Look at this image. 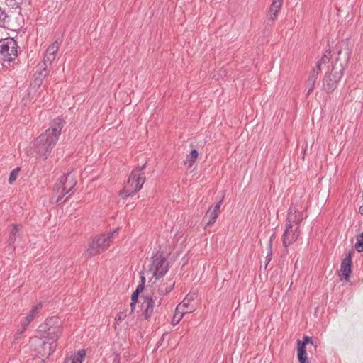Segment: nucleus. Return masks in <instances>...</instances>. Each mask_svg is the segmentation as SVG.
I'll use <instances>...</instances> for the list:
<instances>
[{
    "label": "nucleus",
    "instance_id": "2f4dec72",
    "mask_svg": "<svg viewBox=\"0 0 363 363\" xmlns=\"http://www.w3.org/2000/svg\"><path fill=\"white\" fill-rule=\"evenodd\" d=\"M39 72H40V69L38 68V70L36 71V72L34 74V76H35L36 74H38V77H36L33 81L35 86H36L37 87H39L41 85L42 82H43V78L44 77L39 74Z\"/></svg>",
    "mask_w": 363,
    "mask_h": 363
},
{
    "label": "nucleus",
    "instance_id": "423d86ee",
    "mask_svg": "<svg viewBox=\"0 0 363 363\" xmlns=\"http://www.w3.org/2000/svg\"><path fill=\"white\" fill-rule=\"evenodd\" d=\"M76 184L74 176L71 173L62 176L60 181L54 186V189L61 194L57 202H59L65 195L74 193Z\"/></svg>",
    "mask_w": 363,
    "mask_h": 363
},
{
    "label": "nucleus",
    "instance_id": "dca6fc26",
    "mask_svg": "<svg viewBox=\"0 0 363 363\" xmlns=\"http://www.w3.org/2000/svg\"><path fill=\"white\" fill-rule=\"evenodd\" d=\"M174 285L175 281H172L171 279L166 282H162L157 286V293L160 296H164L174 289Z\"/></svg>",
    "mask_w": 363,
    "mask_h": 363
},
{
    "label": "nucleus",
    "instance_id": "6ab92c4d",
    "mask_svg": "<svg viewBox=\"0 0 363 363\" xmlns=\"http://www.w3.org/2000/svg\"><path fill=\"white\" fill-rule=\"evenodd\" d=\"M57 326L62 327V320L56 316H52L50 318H48L45 320L44 326H40L42 328H57Z\"/></svg>",
    "mask_w": 363,
    "mask_h": 363
},
{
    "label": "nucleus",
    "instance_id": "b1692460",
    "mask_svg": "<svg viewBox=\"0 0 363 363\" xmlns=\"http://www.w3.org/2000/svg\"><path fill=\"white\" fill-rule=\"evenodd\" d=\"M21 228H22V226L20 225H13V228L10 233V235H9V240H8L9 245H12L15 242L16 235L18 232L20 231Z\"/></svg>",
    "mask_w": 363,
    "mask_h": 363
},
{
    "label": "nucleus",
    "instance_id": "f257e3e1",
    "mask_svg": "<svg viewBox=\"0 0 363 363\" xmlns=\"http://www.w3.org/2000/svg\"><path fill=\"white\" fill-rule=\"evenodd\" d=\"M349 42L350 40L346 39L336 46L337 57L335 62L332 65L331 70L326 72L323 79V89L327 93L333 92L342 77L344 65L348 62L352 52Z\"/></svg>",
    "mask_w": 363,
    "mask_h": 363
},
{
    "label": "nucleus",
    "instance_id": "c756f323",
    "mask_svg": "<svg viewBox=\"0 0 363 363\" xmlns=\"http://www.w3.org/2000/svg\"><path fill=\"white\" fill-rule=\"evenodd\" d=\"M355 248L358 252H363V232L357 238Z\"/></svg>",
    "mask_w": 363,
    "mask_h": 363
},
{
    "label": "nucleus",
    "instance_id": "39448f33",
    "mask_svg": "<svg viewBox=\"0 0 363 363\" xmlns=\"http://www.w3.org/2000/svg\"><path fill=\"white\" fill-rule=\"evenodd\" d=\"M17 42L12 38L0 40V57L9 63L17 57Z\"/></svg>",
    "mask_w": 363,
    "mask_h": 363
},
{
    "label": "nucleus",
    "instance_id": "412c9836",
    "mask_svg": "<svg viewBox=\"0 0 363 363\" xmlns=\"http://www.w3.org/2000/svg\"><path fill=\"white\" fill-rule=\"evenodd\" d=\"M282 0H274L269 9V19L274 21L277 16L278 11L282 4Z\"/></svg>",
    "mask_w": 363,
    "mask_h": 363
},
{
    "label": "nucleus",
    "instance_id": "20e7f679",
    "mask_svg": "<svg viewBox=\"0 0 363 363\" xmlns=\"http://www.w3.org/2000/svg\"><path fill=\"white\" fill-rule=\"evenodd\" d=\"M117 232L118 230H115L108 234L103 233L93 238L85 251V255L91 257L106 251L108 248L113 235Z\"/></svg>",
    "mask_w": 363,
    "mask_h": 363
},
{
    "label": "nucleus",
    "instance_id": "a878e982",
    "mask_svg": "<svg viewBox=\"0 0 363 363\" xmlns=\"http://www.w3.org/2000/svg\"><path fill=\"white\" fill-rule=\"evenodd\" d=\"M25 0H5V4L11 8L20 9Z\"/></svg>",
    "mask_w": 363,
    "mask_h": 363
},
{
    "label": "nucleus",
    "instance_id": "393cba45",
    "mask_svg": "<svg viewBox=\"0 0 363 363\" xmlns=\"http://www.w3.org/2000/svg\"><path fill=\"white\" fill-rule=\"evenodd\" d=\"M10 17L0 8V27L6 28L9 26Z\"/></svg>",
    "mask_w": 363,
    "mask_h": 363
},
{
    "label": "nucleus",
    "instance_id": "f8f14e48",
    "mask_svg": "<svg viewBox=\"0 0 363 363\" xmlns=\"http://www.w3.org/2000/svg\"><path fill=\"white\" fill-rule=\"evenodd\" d=\"M300 235V230L287 228L286 227L283 235V245L286 248L294 242Z\"/></svg>",
    "mask_w": 363,
    "mask_h": 363
},
{
    "label": "nucleus",
    "instance_id": "58836bf2",
    "mask_svg": "<svg viewBox=\"0 0 363 363\" xmlns=\"http://www.w3.org/2000/svg\"><path fill=\"white\" fill-rule=\"evenodd\" d=\"M140 294H137L136 291H134L131 295V301L134 302L138 301V296Z\"/></svg>",
    "mask_w": 363,
    "mask_h": 363
},
{
    "label": "nucleus",
    "instance_id": "9d476101",
    "mask_svg": "<svg viewBox=\"0 0 363 363\" xmlns=\"http://www.w3.org/2000/svg\"><path fill=\"white\" fill-rule=\"evenodd\" d=\"M352 252H349L346 257L342 260L340 270V279L345 281L349 280L350 275L352 272Z\"/></svg>",
    "mask_w": 363,
    "mask_h": 363
},
{
    "label": "nucleus",
    "instance_id": "4c0bfd02",
    "mask_svg": "<svg viewBox=\"0 0 363 363\" xmlns=\"http://www.w3.org/2000/svg\"><path fill=\"white\" fill-rule=\"evenodd\" d=\"M275 237H276V234L274 233L270 237L269 244H268V247L270 249H272V242H273L274 239L275 238Z\"/></svg>",
    "mask_w": 363,
    "mask_h": 363
},
{
    "label": "nucleus",
    "instance_id": "2eb2a0df",
    "mask_svg": "<svg viewBox=\"0 0 363 363\" xmlns=\"http://www.w3.org/2000/svg\"><path fill=\"white\" fill-rule=\"evenodd\" d=\"M42 308V304L38 303L33 306L30 311L29 313L21 322V326L25 330L30 323L34 319L35 315L38 313L39 311Z\"/></svg>",
    "mask_w": 363,
    "mask_h": 363
},
{
    "label": "nucleus",
    "instance_id": "5701e85b",
    "mask_svg": "<svg viewBox=\"0 0 363 363\" xmlns=\"http://www.w3.org/2000/svg\"><path fill=\"white\" fill-rule=\"evenodd\" d=\"M198 155V151L196 150H192L187 155L186 159L184 161V164L186 165H189V167H191L192 164L196 162Z\"/></svg>",
    "mask_w": 363,
    "mask_h": 363
},
{
    "label": "nucleus",
    "instance_id": "1a4fd4ad",
    "mask_svg": "<svg viewBox=\"0 0 363 363\" xmlns=\"http://www.w3.org/2000/svg\"><path fill=\"white\" fill-rule=\"evenodd\" d=\"M303 220V215L298 210L293 209L291 207L289 209L288 216L286 220V227L287 228H293L300 230V225Z\"/></svg>",
    "mask_w": 363,
    "mask_h": 363
},
{
    "label": "nucleus",
    "instance_id": "7ed1b4c3",
    "mask_svg": "<svg viewBox=\"0 0 363 363\" xmlns=\"http://www.w3.org/2000/svg\"><path fill=\"white\" fill-rule=\"evenodd\" d=\"M145 167L146 163L131 172L127 184L121 191V195L123 199H126L129 196L135 194L141 189L145 181V177L143 176V174L141 172Z\"/></svg>",
    "mask_w": 363,
    "mask_h": 363
},
{
    "label": "nucleus",
    "instance_id": "c03bdc74",
    "mask_svg": "<svg viewBox=\"0 0 363 363\" xmlns=\"http://www.w3.org/2000/svg\"><path fill=\"white\" fill-rule=\"evenodd\" d=\"M114 362L116 363H119V357H118V355L117 354L114 359Z\"/></svg>",
    "mask_w": 363,
    "mask_h": 363
},
{
    "label": "nucleus",
    "instance_id": "4be33fe9",
    "mask_svg": "<svg viewBox=\"0 0 363 363\" xmlns=\"http://www.w3.org/2000/svg\"><path fill=\"white\" fill-rule=\"evenodd\" d=\"M218 216V213L216 212L215 211H213L211 207L209 208L205 216L206 218H208V220L207 221L206 225L209 226L213 224L216 222Z\"/></svg>",
    "mask_w": 363,
    "mask_h": 363
},
{
    "label": "nucleus",
    "instance_id": "bb28decb",
    "mask_svg": "<svg viewBox=\"0 0 363 363\" xmlns=\"http://www.w3.org/2000/svg\"><path fill=\"white\" fill-rule=\"evenodd\" d=\"M191 311L183 310L182 311H179V312H176V313L174 315V318L172 320V325H174L177 324L185 313H190Z\"/></svg>",
    "mask_w": 363,
    "mask_h": 363
},
{
    "label": "nucleus",
    "instance_id": "ea45409f",
    "mask_svg": "<svg viewBox=\"0 0 363 363\" xmlns=\"http://www.w3.org/2000/svg\"><path fill=\"white\" fill-rule=\"evenodd\" d=\"M321 65H322V63L319 61L317 65H316V67L314 68L316 70H318V74L320 73V70H321Z\"/></svg>",
    "mask_w": 363,
    "mask_h": 363
},
{
    "label": "nucleus",
    "instance_id": "c9c22d12",
    "mask_svg": "<svg viewBox=\"0 0 363 363\" xmlns=\"http://www.w3.org/2000/svg\"><path fill=\"white\" fill-rule=\"evenodd\" d=\"M223 199L220 200L216 206L212 208L213 211H215L216 212L218 213L220 212V206L222 204Z\"/></svg>",
    "mask_w": 363,
    "mask_h": 363
},
{
    "label": "nucleus",
    "instance_id": "f3484780",
    "mask_svg": "<svg viewBox=\"0 0 363 363\" xmlns=\"http://www.w3.org/2000/svg\"><path fill=\"white\" fill-rule=\"evenodd\" d=\"M86 351L84 349L79 350L70 358L67 357L64 363H82L85 358Z\"/></svg>",
    "mask_w": 363,
    "mask_h": 363
},
{
    "label": "nucleus",
    "instance_id": "4468645a",
    "mask_svg": "<svg viewBox=\"0 0 363 363\" xmlns=\"http://www.w3.org/2000/svg\"><path fill=\"white\" fill-rule=\"evenodd\" d=\"M56 347L57 344L55 342L49 343L43 340L41 342L40 347L38 349V352L42 356V357L48 359L55 352Z\"/></svg>",
    "mask_w": 363,
    "mask_h": 363
},
{
    "label": "nucleus",
    "instance_id": "72a5a7b5",
    "mask_svg": "<svg viewBox=\"0 0 363 363\" xmlns=\"http://www.w3.org/2000/svg\"><path fill=\"white\" fill-rule=\"evenodd\" d=\"M126 316H127L126 312H124V311L120 312L116 315V320L121 321V320H124L126 318Z\"/></svg>",
    "mask_w": 363,
    "mask_h": 363
},
{
    "label": "nucleus",
    "instance_id": "37998d69",
    "mask_svg": "<svg viewBox=\"0 0 363 363\" xmlns=\"http://www.w3.org/2000/svg\"><path fill=\"white\" fill-rule=\"evenodd\" d=\"M359 213L363 216V205L359 207Z\"/></svg>",
    "mask_w": 363,
    "mask_h": 363
},
{
    "label": "nucleus",
    "instance_id": "a19ab883",
    "mask_svg": "<svg viewBox=\"0 0 363 363\" xmlns=\"http://www.w3.org/2000/svg\"><path fill=\"white\" fill-rule=\"evenodd\" d=\"M135 304H136V302H134V301L131 302V303H130L131 312H133L134 311Z\"/></svg>",
    "mask_w": 363,
    "mask_h": 363
},
{
    "label": "nucleus",
    "instance_id": "79ce46f5",
    "mask_svg": "<svg viewBox=\"0 0 363 363\" xmlns=\"http://www.w3.org/2000/svg\"><path fill=\"white\" fill-rule=\"evenodd\" d=\"M140 284H145V277L143 275L140 276Z\"/></svg>",
    "mask_w": 363,
    "mask_h": 363
},
{
    "label": "nucleus",
    "instance_id": "f704fd0d",
    "mask_svg": "<svg viewBox=\"0 0 363 363\" xmlns=\"http://www.w3.org/2000/svg\"><path fill=\"white\" fill-rule=\"evenodd\" d=\"M272 250L268 247V252H267V255L266 257L267 263L265 265V268L267 267V266L269 263V262L272 260Z\"/></svg>",
    "mask_w": 363,
    "mask_h": 363
},
{
    "label": "nucleus",
    "instance_id": "aec40b11",
    "mask_svg": "<svg viewBox=\"0 0 363 363\" xmlns=\"http://www.w3.org/2000/svg\"><path fill=\"white\" fill-rule=\"evenodd\" d=\"M306 347L304 345L297 344V355L300 363H310L307 357Z\"/></svg>",
    "mask_w": 363,
    "mask_h": 363
},
{
    "label": "nucleus",
    "instance_id": "a18cd8bd",
    "mask_svg": "<svg viewBox=\"0 0 363 363\" xmlns=\"http://www.w3.org/2000/svg\"><path fill=\"white\" fill-rule=\"evenodd\" d=\"M161 305V299H160V301H158V306H160Z\"/></svg>",
    "mask_w": 363,
    "mask_h": 363
},
{
    "label": "nucleus",
    "instance_id": "a211bd4d",
    "mask_svg": "<svg viewBox=\"0 0 363 363\" xmlns=\"http://www.w3.org/2000/svg\"><path fill=\"white\" fill-rule=\"evenodd\" d=\"M318 77H319L318 70H316L315 69H313V71L307 81V87H308L307 94L308 95L311 94L313 92L314 87H315V82H316L317 79L318 78Z\"/></svg>",
    "mask_w": 363,
    "mask_h": 363
},
{
    "label": "nucleus",
    "instance_id": "e433bc0d",
    "mask_svg": "<svg viewBox=\"0 0 363 363\" xmlns=\"http://www.w3.org/2000/svg\"><path fill=\"white\" fill-rule=\"evenodd\" d=\"M144 286L145 285L143 284H140L139 285H138L135 291H136L137 294H140L143 291Z\"/></svg>",
    "mask_w": 363,
    "mask_h": 363
},
{
    "label": "nucleus",
    "instance_id": "cd10ccee",
    "mask_svg": "<svg viewBox=\"0 0 363 363\" xmlns=\"http://www.w3.org/2000/svg\"><path fill=\"white\" fill-rule=\"evenodd\" d=\"M297 344H301L302 345H304V346H306V345H308V344H311L314 347H316V345L314 344V342L313 341V338L311 337L306 336V335H305L303 337V340L302 341L300 340H297Z\"/></svg>",
    "mask_w": 363,
    "mask_h": 363
},
{
    "label": "nucleus",
    "instance_id": "c85d7f7f",
    "mask_svg": "<svg viewBox=\"0 0 363 363\" xmlns=\"http://www.w3.org/2000/svg\"><path fill=\"white\" fill-rule=\"evenodd\" d=\"M19 172H20L19 167H16L11 171V172L10 173V175H9V184H11L16 181Z\"/></svg>",
    "mask_w": 363,
    "mask_h": 363
},
{
    "label": "nucleus",
    "instance_id": "473e14b6",
    "mask_svg": "<svg viewBox=\"0 0 363 363\" xmlns=\"http://www.w3.org/2000/svg\"><path fill=\"white\" fill-rule=\"evenodd\" d=\"M330 56H331V51L330 50H327L325 52V53L323 55V56L322 57V58L320 60V62L322 64H325V63L328 62L330 59Z\"/></svg>",
    "mask_w": 363,
    "mask_h": 363
},
{
    "label": "nucleus",
    "instance_id": "9b49d317",
    "mask_svg": "<svg viewBox=\"0 0 363 363\" xmlns=\"http://www.w3.org/2000/svg\"><path fill=\"white\" fill-rule=\"evenodd\" d=\"M155 292L152 293V295H147L143 297L144 302L142 304L143 312L142 315H143L145 320H148L153 313V309L155 306V300L153 299V296Z\"/></svg>",
    "mask_w": 363,
    "mask_h": 363
},
{
    "label": "nucleus",
    "instance_id": "0eeeda50",
    "mask_svg": "<svg viewBox=\"0 0 363 363\" xmlns=\"http://www.w3.org/2000/svg\"><path fill=\"white\" fill-rule=\"evenodd\" d=\"M60 43L55 40L51 45H50L46 51L43 58V64L40 63L38 65L40 69L39 74L45 77L48 74V65H51L56 57V53L57 52Z\"/></svg>",
    "mask_w": 363,
    "mask_h": 363
},
{
    "label": "nucleus",
    "instance_id": "ddd939ff",
    "mask_svg": "<svg viewBox=\"0 0 363 363\" xmlns=\"http://www.w3.org/2000/svg\"><path fill=\"white\" fill-rule=\"evenodd\" d=\"M44 338L52 340V342H55L62 335V327L57 326V328H43L40 330Z\"/></svg>",
    "mask_w": 363,
    "mask_h": 363
},
{
    "label": "nucleus",
    "instance_id": "f03ea898",
    "mask_svg": "<svg viewBox=\"0 0 363 363\" xmlns=\"http://www.w3.org/2000/svg\"><path fill=\"white\" fill-rule=\"evenodd\" d=\"M63 125L62 119L56 118L52 122L50 128L37 138L35 146L36 152L40 157L46 160L49 157L58 141Z\"/></svg>",
    "mask_w": 363,
    "mask_h": 363
},
{
    "label": "nucleus",
    "instance_id": "6e6552de",
    "mask_svg": "<svg viewBox=\"0 0 363 363\" xmlns=\"http://www.w3.org/2000/svg\"><path fill=\"white\" fill-rule=\"evenodd\" d=\"M152 266L156 279L164 276L169 270V262L162 255H155L152 257Z\"/></svg>",
    "mask_w": 363,
    "mask_h": 363
},
{
    "label": "nucleus",
    "instance_id": "7c9ffc66",
    "mask_svg": "<svg viewBox=\"0 0 363 363\" xmlns=\"http://www.w3.org/2000/svg\"><path fill=\"white\" fill-rule=\"evenodd\" d=\"M189 299H188L187 297L184 298V301L177 307L176 312H179L180 309L182 310V311L183 310L188 311L187 309H186V308H187L189 306Z\"/></svg>",
    "mask_w": 363,
    "mask_h": 363
}]
</instances>
